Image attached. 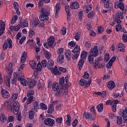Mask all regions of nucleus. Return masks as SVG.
Instances as JSON below:
<instances>
[{"instance_id":"1","label":"nucleus","mask_w":127,"mask_h":127,"mask_svg":"<svg viewBox=\"0 0 127 127\" xmlns=\"http://www.w3.org/2000/svg\"><path fill=\"white\" fill-rule=\"evenodd\" d=\"M40 13L39 19L41 21H48V20H49L50 12L46 7L42 8Z\"/></svg>"},{"instance_id":"2","label":"nucleus","mask_w":127,"mask_h":127,"mask_svg":"<svg viewBox=\"0 0 127 127\" xmlns=\"http://www.w3.org/2000/svg\"><path fill=\"white\" fill-rule=\"evenodd\" d=\"M7 109L13 111L14 115H17L19 112V103L17 101H15L13 103V105H11L9 102L7 103Z\"/></svg>"},{"instance_id":"3","label":"nucleus","mask_w":127,"mask_h":127,"mask_svg":"<svg viewBox=\"0 0 127 127\" xmlns=\"http://www.w3.org/2000/svg\"><path fill=\"white\" fill-rule=\"evenodd\" d=\"M127 13V10H125L123 11H118L116 13V17H115V21L117 23H121L122 21L121 19H124V14Z\"/></svg>"},{"instance_id":"4","label":"nucleus","mask_w":127,"mask_h":127,"mask_svg":"<svg viewBox=\"0 0 127 127\" xmlns=\"http://www.w3.org/2000/svg\"><path fill=\"white\" fill-rule=\"evenodd\" d=\"M92 83V79L91 78L89 79L88 81H87L86 79H81L79 82V85L80 86H82L84 87V89H87L88 87H90Z\"/></svg>"},{"instance_id":"5","label":"nucleus","mask_w":127,"mask_h":127,"mask_svg":"<svg viewBox=\"0 0 127 127\" xmlns=\"http://www.w3.org/2000/svg\"><path fill=\"white\" fill-rule=\"evenodd\" d=\"M81 49H80V46L76 45L75 47L72 50L73 53H76L73 57H72V59L73 60H77L80 56V51Z\"/></svg>"},{"instance_id":"6","label":"nucleus","mask_w":127,"mask_h":127,"mask_svg":"<svg viewBox=\"0 0 127 127\" xmlns=\"http://www.w3.org/2000/svg\"><path fill=\"white\" fill-rule=\"evenodd\" d=\"M33 95H34V90H30L27 91V97L28 98L27 104V105H29V104H31L32 103V101H33Z\"/></svg>"},{"instance_id":"7","label":"nucleus","mask_w":127,"mask_h":127,"mask_svg":"<svg viewBox=\"0 0 127 127\" xmlns=\"http://www.w3.org/2000/svg\"><path fill=\"white\" fill-rule=\"evenodd\" d=\"M63 90H68V85H67L66 83H65L64 85H62L60 88L58 89L55 93L56 96H57V97H60Z\"/></svg>"},{"instance_id":"8","label":"nucleus","mask_w":127,"mask_h":127,"mask_svg":"<svg viewBox=\"0 0 127 127\" xmlns=\"http://www.w3.org/2000/svg\"><path fill=\"white\" fill-rule=\"evenodd\" d=\"M8 47L9 49L12 48V41H11V39H10V38L7 39V42H4V44L3 45V50H6Z\"/></svg>"},{"instance_id":"9","label":"nucleus","mask_w":127,"mask_h":127,"mask_svg":"<svg viewBox=\"0 0 127 127\" xmlns=\"http://www.w3.org/2000/svg\"><path fill=\"white\" fill-rule=\"evenodd\" d=\"M90 55L93 57H97L99 55V50L97 46H94L93 48L90 51Z\"/></svg>"},{"instance_id":"10","label":"nucleus","mask_w":127,"mask_h":127,"mask_svg":"<svg viewBox=\"0 0 127 127\" xmlns=\"http://www.w3.org/2000/svg\"><path fill=\"white\" fill-rule=\"evenodd\" d=\"M19 24L21 27L24 28V27H27L28 26V21L26 19H23L22 17L19 18Z\"/></svg>"},{"instance_id":"11","label":"nucleus","mask_w":127,"mask_h":127,"mask_svg":"<svg viewBox=\"0 0 127 127\" xmlns=\"http://www.w3.org/2000/svg\"><path fill=\"white\" fill-rule=\"evenodd\" d=\"M44 124L48 127H53L55 124V121L51 118H47L44 120Z\"/></svg>"},{"instance_id":"12","label":"nucleus","mask_w":127,"mask_h":127,"mask_svg":"<svg viewBox=\"0 0 127 127\" xmlns=\"http://www.w3.org/2000/svg\"><path fill=\"white\" fill-rule=\"evenodd\" d=\"M80 6L79 2L77 0L72 1L70 4L71 9H78Z\"/></svg>"},{"instance_id":"13","label":"nucleus","mask_w":127,"mask_h":127,"mask_svg":"<svg viewBox=\"0 0 127 127\" xmlns=\"http://www.w3.org/2000/svg\"><path fill=\"white\" fill-rule=\"evenodd\" d=\"M55 41V38H54V37L52 36H50L49 38H48L47 43L49 46H50L51 48H52V49L54 48V47L53 46V44Z\"/></svg>"},{"instance_id":"14","label":"nucleus","mask_w":127,"mask_h":127,"mask_svg":"<svg viewBox=\"0 0 127 127\" xmlns=\"http://www.w3.org/2000/svg\"><path fill=\"white\" fill-rule=\"evenodd\" d=\"M83 118H84V119H86L87 120H90V121H92L93 120H95V118H94L93 114L86 112H84Z\"/></svg>"},{"instance_id":"15","label":"nucleus","mask_w":127,"mask_h":127,"mask_svg":"<svg viewBox=\"0 0 127 127\" xmlns=\"http://www.w3.org/2000/svg\"><path fill=\"white\" fill-rule=\"evenodd\" d=\"M5 30V23L2 20H0V36H1Z\"/></svg>"},{"instance_id":"16","label":"nucleus","mask_w":127,"mask_h":127,"mask_svg":"<svg viewBox=\"0 0 127 127\" xmlns=\"http://www.w3.org/2000/svg\"><path fill=\"white\" fill-rule=\"evenodd\" d=\"M51 73L54 75L55 76L61 75L62 73L59 71L58 70V67L57 66H55L54 68H52L50 69Z\"/></svg>"},{"instance_id":"17","label":"nucleus","mask_w":127,"mask_h":127,"mask_svg":"<svg viewBox=\"0 0 127 127\" xmlns=\"http://www.w3.org/2000/svg\"><path fill=\"white\" fill-rule=\"evenodd\" d=\"M92 8H93V5L91 4L85 5L83 7V11L85 13H88L89 11L92 10Z\"/></svg>"},{"instance_id":"18","label":"nucleus","mask_w":127,"mask_h":127,"mask_svg":"<svg viewBox=\"0 0 127 127\" xmlns=\"http://www.w3.org/2000/svg\"><path fill=\"white\" fill-rule=\"evenodd\" d=\"M1 94L4 99H8V98H9V92H8V91L6 89H2L1 91Z\"/></svg>"},{"instance_id":"19","label":"nucleus","mask_w":127,"mask_h":127,"mask_svg":"<svg viewBox=\"0 0 127 127\" xmlns=\"http://www.w3.org/2000/svg\"><path fill=\"white\" fill-rule=\"evenodd\" d=\"M27 59V53L26 52H24L22 54L20 62L21 63H24Z\"/></svg>"},{"instance_id":"20","label":"nucleus","mask_w":127,"mask_h":127,"mask_svg":"<svg viewBox=\"0 0 127 127\" xmlns=\"http://www.w3.org/2000/svg\"><path fill=\"white\" fill-rule=\"evenodd\" d=\"M57 62L60 65H62V64L64 63V55H61L59 56Z\"/></svg>"},{"instance_id":"21","label":"nucleus","mask_w":127,"mask_h":127,"mask_svg":"<svg viewBox=\"0 0 127 127\" xmlns=\"http://www.w3.org/2000/svg\"><path fill=\"white\" fill-rule=\"evenodd\" d=\"M60 7H61V5L59 3H57L56 5V6L55 7L56 10V18H58L59 15L58 13H59V10H60Z\"/></svg>"},{"instance_id":"22","label":"nucleus","mask_w":127,"mask_h":127,"mask_svg":"<svg viewBox=\"0 0 127 127\" xmlns=\"http://www.w3.org/2000/svg\"><path fill=\"white\" fill-rule=\"evenodd\" d=\"M85 63V61L83 59H81L78 63L77 68H78V71H81L82 68H83V65Z\"/></svg>"},{"instance_id":"23","label":"nucleus","mask_w":127,"mask_h":127,"mask_svg":"<svg viewBox=\"0 0 127 127\" xmlns=\"http://www.w3.org/2000/svg\"><path fill=\"white\" fill-rule=\"evenodd\" d=\"M122 117L125 123H127V107L125 108L123 111Z\"/></svg>"},{"instance_id":"24","label":"nucleus","mask_w":127,"mask_h":127,"mask_svg":"<svg viewBox=\"0 0 127 127\" xmlns=\"http://www.w3.org/2000/svg\"><path fill=\"white\" fill-rule=\"evenodd\" d=\"M115 4H117L118 7H119L121 10L125 11V4H124L123 2H116Z\"/></svg>"},{"instance_id":"25","label":"nucleus","mask_w":127,"mask_h":127,"mask_svg":"<svg viewBox=\"0 0 127 127\" xmlns=\"http://www.w3.org/2000/svg\"><path fill=\"white\" fill-rule=\"evenodd\" d=\"M107 87L109 89H110V90H113V89H114V88L116 87V85L115 84V82L112 80L109 81L107 84Z\"/></svg>"},{"instance_id":"26","label":"nucleus","mask_w":127,"mask_h":127,"mask_svg":"<svg viewBox=\"0 0 127 127\" xmlns=\"http://www.w3.org/2000/svg\"><path fill=\"white\" fill-rule=\"evenodd\" d=\"M40 21L39 20V19H38V18H35L34 19V21L33 22H32L31 26L32 27H36V26H37V25H38Z\"/></svg>"},{"instance_id":"27","label":"nucleus","mask_w":127,"mask_h":127,"mask_svg":"<svg viewBox=\"0 0 127 127\" xmlns=\"http://www.w3.org/2000/svg\"><path fill=\"white\" fill-rule=\"evenodd\" d=\"M36 86V80H31L30 82L29 81L28 88L31 89Z\"/></svg>"},{"instance_id":"28","label":"nucleus","mask_w":127,"mask_h":127,"mask_svg":"<svg viewBox=\"0 0 127 127\" xmlns=\"http://www.w3.org/2000/svg\"><path fill=\"white\" fill-rule=\"evenodd\" d=\"M117 47L118 49H119V51H120V52H125V48H126V46H125L124 44H119L118 45Z\"/></svg>"},{"instance_id":"29","label":"nucleus","mask_w":127,"mask_h":127,"mask_svg":"<svg viewBox=\"0 0 127 127\" xmlns=\"http://www.w3.org/2000/svg\"><path fill=\"white\" fill-rule=\"evenodd\" d=\"M7 120V118L5 117V115L3 113L0 114V122L1 123H4Z\"/></svg>"},{"instance_id":"30","label":"nucleus","mask_w":127,"mask_h":127,"mask_svg":"<svg viewBox=\"0 0 127 127\" xmlns=\"http://www.w3.org/2000/svg\"><path fill=\"white\" fill-rule=\"evenodd\" d=\"M43 51L44 52V54L46 59H48V60H49V59H50V57L51 56V54H50V52L46 50L45 49H43Z\"/></svg>"},{"instance_id":"31","label":"nucleus","mask_w":127,"mask_h":127,"mask_svg":"<svg viewBox=\"0 0 127 127\" xmlns=\"http://www.w3.org/2000/svg\"><path fill=\"white\" fill-rule=\"evenodd\" d=\"M53 91L54 92H57L58 91V89H60L59 88V84L57 82H54L52 86Z\"/></svg>"},{"instance_id":"32","label":"nucleus","mask_w":127,"mask_h":127,"mask_svg":"<svg viewBox=\"0 0 127 127\" xmlns=\"http://www.w3.org/2000/svg\"><path fill=\"white\" fill-rule=\"evenodd\" d=\"M104 1V6L106 8H109L110 7V0H101L100 1V3H103Z\"/></svg>"},{"instance_id":"33","label":"nucleus","mask_w":127,"mask_h":127,"mask_svg":"<svg viewBox=\"0 0 127 127\" xmlns=\"http://www.w3.org/2000/svg\"><path fill=\"white\" fill-rule=\"evenodd\" d=\"M53 66H54V62L53 60H50L48 62V68L50 70L53 68Z\"/></svg>"},{"instance_id":"34","label":"nucleus","mask_w":127,"mask_h":127,"mask_svg":"<svg viewBox=\"0 0 127 127\" xmlns=\"http://www.w3.org/2000/svg\"><path fill=\"white\" fill-rule=\"evenodd\" d=\"M34 116H35V112L33 110H30L29 112V119L32 120L34 119Z\"/></svg>"},{"instance_id":"35","label":"nucleus","mask_w":127,"mask_h":127,"mask_svg":"<svg viewBox=\"0 0 127 127\" xmlns=\"http://www.w3.org/2000/svg\"><path fill=\"white\" fill-rule=\"evenodd\" d=\"M33 107L34 110L37 113L38 112V110H39V104H38V102L35 101L33 103Z\"/></svg>"},{"instance_id":"36","label":"nucleus","mask_w":127,"mask_h":127,"mask_svg":"<svg viewBox=\"0 0 127 127\" xmlns=\"http://www.w3.org/2000/svg\"><path fill=\"white\" fill-rule=\"evenodd\" d=\"M54 111V107L53 104H50L48 107V110L47 111V114H52Z\"/></svg>"},{"instance_id":"37","label":"nucleus","mask_w":127,"mask_h":127,"mask_svg":"<svg viewBox=\"0 0 127 127\" xmlns=\"http://www.w3.org/2000/svg\"><path fill=\"white\" fill-rule=\"evenodd\" d=\"M40 107L41 108V110H42V111H46V110L48 109V107H47V105H46L44 103H41L40 104Z\"/></svg>"},{"instance_id":"38","label":"nucleus","mask_w":127,"mask_h":127,"mask_svg":"<svg viewBox=\"0 0 127 127\" xmlns=\"http://www.w3.org/2000/svg\"><path fill=\"white\" fill-rule=\"evenodd\" d=\"M65 55L66 58V60L68 61H70V60H71V52H70V51H67L65 53Z\"/></svg>"},{"instance_id":"39","label":"nucleus","mask_w":127,"mask_h":127,"mask_svg":"<svg viewBox=\"0 0 127 127\" xmlns=\"http://www.w3.org/2000/svg\"><path fill=\"white\" fill-rule=\"evenodd\" d=\"M88 54V53L85 51H83L80 55V58L81 59H86L87 58V55Z\"/></svg>"},{"instance_id":"40","label":"nucleus","mask_w":127,"mask_h":127,"mask_svg":"<svg viewBox=\"0 0 127 127\" xmlns=\"http://www.w3.org/2000/svg\"><path fill=\"white\" fill-rule=\"evenodd\" d=\"M18 18V17L16 15H14L11 20V24H14L17 21Z\"/></svg>"},{"instance_id":"41","label":"nucleus","mask_w":127,"mask_h":127,"mask_svg":"<svg viewBox=\"0 0 127 127\" xmlns=\"http://www.w3.org/2000/svg\"><path fill=\"white\" fill-rule=\"evenodd\" d=\"M81 37V33L80 32H77L74 35V38L76 41H78V40H79L80 38Z\"/></svg>"},{"instance_id":"42","label":"nucleus","mask_w":127,"mask_h":127,"mask_svg":"<svg viewBox=\"0 0 127 127\" xmlns=\"http://www.w3.org/2000/svg\"><path fill=\"white\" fill-rule=\"evenodd\" d=\"M94 57H93V56H91V55H89V56L88 57V61L90 64H93L94 60H95L94 59Z\"/></svg>"},{"instance_id":"43","label":"nucleus","mask_w":127,"mask_h":127,"mask_svg":"<svg viewBox=\"0 0 127 127\" xmlns=\"http://www.w3.org/2000/svg\"><path fill=\"white\" fill-rule=\"evenodd\" d=\"M97 110H98V112H103V110H104V104L102 103L98 105V106L97 107Z\"/></svg>"},{"instance_id":"44","label":"nucleus","mask_w":127,"mask_h":127,"mask_svg":"<svg viewBox=\"0 0 127 127\" xmlns=\"http://www.w3.org/2000/svg\"><path fill=\"white\" fill-rule=\"evenodd\" d=\"M13 76H15V77H24V74L23 73L21 72H19L18 73L17 72H14L13 73Z\"/></svg>"},{"instance_id":"45","label":"nucleus","mask_w":127,"mask_h":127,"mask_svg":"<svg viewBox=\"0 0 127 127\" xmlns=\"http://www.w3.org/2000/svg\"><path fill=\"white\" fill-rule=\"evenodd\" d=\"M18 97V94L14 93L12 94L11 98L10 99L11 101H13V102H15V101H16V100L17 99Z\"/></svg>"},{"instance_id":"46","label":"nucleus","mask_w":127,"mask_h":127,"mask_svg":"<svg viewBox=\"0 0 127 127\" xmlns=\"http://www.w3.org/2000/svg\"><path fill=\"white\" fill-rule=\"evenodd\" d=\"M65 10L66 13H67V16H71V13H70V7H69V5L65 6Z\"/></svg>"},{"instance_id":"47","label":"nucleus","mask_w":127,"mask_h":127,"mask_svg":"<svg viewBox=\"0 0 127 127\" xmlns=\"http://www.w3.org/2000/svg\"><path fill=\"white\" fill-rule=\"evenodd\" d=\"M33 35H35V32H34V30L33 29H30L29 31V38H32Z\"/></svg>"},{"instance_id":"48","label":"nucleus","mask_w":127,"mask_h":127,"mask_svg":"<svg viewBox=\"0 0 127 127\" xmlns=\"http://www.w3.org/2000/svg\"><path fill=\"white\" fill-rule=\"evenodd\" d=\"M83 16H84V13H83V10H80L78 12V18L80 21H82V20H83Z\"/></svg>"},{"instance_id":"49","label":"nucleus","mask_w":127,"mask_h":127,"mask_svg":"<svg viewBox=\"0 0 127 127\" xmlns=\"http://www.w3.org/2000/svg\"><path fill=\"white\" fill-rule=\"evenodd\" d=\"M29 64L32 68L34 69L36 67V63L34 61H31L29 62Z\"/></svg>"},{"instance_id":"50","label":"nucleus","mask_w":127,"mask_h":127,"mask_svg":"<svg viewBox=\"0 0 127 127\" xmlns=\"http://www.w3.org/2000/svg\"><path fill=\"white\" fill-rule=\"evenodd\" d=\"M117 124L119 126L123 124V118L121 116L117 117Z\"/></svg>"},{"instance_id":"51","label":"nucleus","mask_w":127,"mask_h":127,"mask_svg":"<svg viewBox=\"0 0 127 127\" xmlns=\"http://www.w3.org/2000/svg\"><path fill=\"white\" fill-rule=\"evenodd\" d=\"M113 63H114V61L112 60H110L107 64V69L112 68V66H113Z\"/></svg>"},{"instance_id":"52","label":"nucleus","mask_w":127,"mask_h":127,"mask_svg":"<svg viewBox=\"0 0 127 127\" xmlns=\"http://www.w3.org/2000/svg\"><path fill=\"white\" fill-rule=\"evenodd\" d=\"M110 60V54H106L104 56V62L107 63Z\"/></svg>"},{"instance_id":"53","label":"nucleus","mask_w":127,"mask_h":127,"mask_svg":"<svg viewBox=\"0 0 127 127\" xmlns=\"http://www.w3.org/2000/svg\"><path fill=\"white\" fill-rule=\"evenodd\" d=\"M42 63V66L44 68H46L47 66V61L46 60H44L41 62Z\"/></svg>"},{"instance_id":"54","label":"nucleus","mask_w":127,"mask_h":127,"mask_svg":"<svg viewBox=\"0 0 127 127\" xmlns=\"http://www.w3.org/2000/svg\"><path fill=\"white\" fill-rule=\"evenodd\" d=\"M56 122L59 124H62V123H63V118L60 117L57 118L56 119Z\"/></svg>"},{"instance_id":"55","label":"nucleus","mask_w":127,"mask_h":127,"mask_svg":"<svg viewBox=\"0 0 127 127\" xmlns=\"http://www.w3.org/2000/svg\"><path fill=\"white\" fill-rule=\"evenodd\" d=\"M68 46L70 47H75L76 46V42L74 41H71L68 43Z\"/></svg>"},{"instance_id":"56","label":"nucleus","mask_w":127,"mask_h":127,"mask_svg":"<svg viewBox=\"0 0 127 127\" xmlns=\"http://www.w3.org/2000/svg\"><path fill=\"white\" fill-rule=\"evenodd\" d=\"M122 39L123 42L126 43V42H127V34H123L122 35Z\"/></svg>"},{"instance_id":"57","label":"nucleus","mask_w":127,"mask_h":127,"mask_svg":"<svg viewBox=\"0 0 127 127\" xmlns=\"http://www.w3.org/2000/svg\"><path fill=\"white\" fill-rule=\"evenodd\" d=\"M27 43L29 46H31L34 44V41H33V39H29L27 41Z\"/></svg>"},{"instance_id":"58","label":"nucleus","mask_w":127,"mask_h":127,"mask_svg":"<svg viewBox=\"0 0 127 127\" xmlns=\"http://www.w3.org/2000/svg\"><path fill=\"white\" fill-rule=\"evenodd\" d=\"M65 83V78L64 77L60 78L59 85H64Z\"/></svg>"},{"instance_id":"59","label":"nucleus","mask_w":127,"mask_h":127,"mask_svg":"<svg viewBox=\"0 0 127 127\" xmlns=\"http://www.w3.org/2000/svg\"><path fill=\"white\" fill-rule=\"evenodd\" d=\"M21 84L24 86H26L28 85V82L27 81V80L24 79L23 78V79L21 81Z\"/></svg>"},{"instance_id":"60","label":"nucleus","mask_w":127,"mask_h":127,"mask_svg":"<svg viewBox=\"0 0 127 127\" xmlns=\"http://www.w3.org/2000/svg\"><path fill=\"white\" fill-rule=\"evenodd\" d=\"M8 121L9 123H12V122H14V116H10L8 118Z\"/></svg>"},{"instance_id":"61","label":"nucleus","mask_w":127,"mask_h":127,"mask_svg":"<svg viewBox=\"0 0 127 127\" xmlns=\"http://www.w3.org/2000/svg\"><path fill=\"white\" fill-rule=\"evenodd\" d=\"M17 80V77L14 76V77L11 80V84H12V85H14V84L16 83Z\"/></svg>"},{"instance_id":"62","label":"nucleus","mask_w":127,"mask_h":127,"mask_svg":"<svg viewBox=\"0 0 127 127\" xmlns=\"http://www.w3.org/2000/svg\"><path fill=\"white\" fill-rule=\"evenodd\" d=\"M37 71H41V69H42V64H41L40 62H39V63L37 64Z\"/></svg>"},{"instance_id":"63","label":"nucleus","mask_w":127,"mask_h":127,"mask_svg":"<svg viewBox=\"0 0 127 127\" xmlns=\"http://www.w3.org/2000/svg\"><path fill=\"white\" fill-rule=\"evenodd\" d=\"M111 104H112V105H113L114 108H115L116 107H117V105L119 104V100H116L112 101Z\"/></svg>"},{"instance_id":"64","label":"nucleus","mask_w":127,"mask_h":127,"mask_svg":"<svg viewBox=\"0 0 127 127\" xmlns=\"http://www.w3.org/2000/svg\"><path fill=\"white\" fill-rule=\"evenodd\" d=\"M116 31H119L122 29V25L121 24H117L115 27Z\"/></svg>"}]
</instances>
